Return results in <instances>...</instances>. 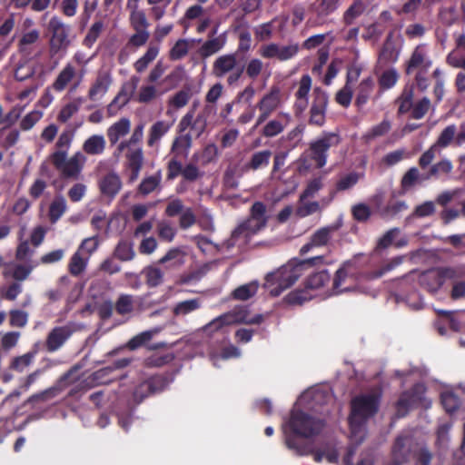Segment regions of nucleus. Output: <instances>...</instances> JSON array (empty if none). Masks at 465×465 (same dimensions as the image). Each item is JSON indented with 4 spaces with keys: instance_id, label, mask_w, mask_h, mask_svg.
<instances>
[{
    "instance_id": "1",
    "label": "nucleus",
    "mask_w": 465,
    "mask_h": 465,
    "mask_svg": "<svg viewBox=\"0 0 465 465\" xmlns=\"http://www.w3.org/2000/svg\"><path fill=\"white\" fill-rule=\"evenodd\" d=\"M378 410V396L361 395L351 401V413L349 418L351 440L360 444L365 436L364 424Z\"/></svg>"
},
{
    "instance_id": "2",
    "label": "nucleus",
    "mask_w": 465,
    "mask_h": 465,
    "mask_svg": "<svg viewBox=\"0 0 465 465\" xmlns=\"http://www.w3.org/2000/svg\"><path fill=\"white\" fill-rule=\"evenodd\" d=\"M268 220L266 205L262 202H255L251 208L249 218L232 232L231 244H246L252 235L266 227Z\"/></svg>"
},
{
    "instance_id": "3",
    "label": "nucleus",
    "mask_w": 465,
    "mask_h": 465,
    "mask_svg": "<svg viewBox=\"0 0 465 465\" xmlns=\"http://www.w3.org/2000/svg\"><path fill=\"white\" fill-rule=\"evenodd\" d=\"M263 321L262 314L252 315L249 310L243 306L234 307L203 327V331L209 336L223 331L225 327L234 324H260Z\"/></svg>"
},
{
    "instance_id": "4",
    "label": "nucleus",
    "mask_w": 465,
    "mask_h": 465,
    "mask_svg": "<svg viewBox=\"0 0 465 465\" xmlns=\"http://www.w3.org/2000/svg\"><path fill=\"white\" fill-rule=\"evenodd\" d=\"M303 263H288L267 274L264 288L272 296H279L294 284L302 274Z\"/></svg>"
},
{
    "instance_id": "5",
    "label": "nucleus",
    "mask_w": 465,
    "mask_h": 465,
    "mask_svg": "<svg viewBox=\"0 0 465 465\" xmlns=\"http://www.w3.org/2000/svg\"><path fill=\"white\" fill-rule=\"evenodd\" d=\"M67 155H64V153H52L50 158L55 169L63 176L77 179L86 163L87 157L82 152H75L70 158Z\"/></svg>"
},
{
    "instance_id": "6",
    "label": "nucleus",
    "mask_w": 465,
    "mask_h": 465,
    "mask_svg": "<svg viewBox=\"0 0 465 465\" xmlns=\"http://www.w3.org/2000/svg\"><path fill=\"white\" fill-rule=\"evenodd\" d=\"M86 73L87 70H77L74 64L66 63L52 83L51 88L57 93H62L66 88L74 92L83 83Z\"/></svg>"
},
{
    "instance_id": "7",
    "label": "nucleus",
    "mask_w": 465,
    "mask_h": 465,
    "mask_svg": "<svg viewBox=\"0 0 465 465\" xmlns=\"http://www.w3.org/2000/svg\"><path fill=\"white\" fill-rule=\"evenodd\" d=\"M464 275L460 268L432 269L422 272L419 277L420 284L429 292H437L446 280H455Z\"/></svg>"
},
{
    "instance_id": "8",
    "label": "nucleus",
    "mask_w": 465,
    "mask_h": 465,
    "mask_svg": "<svg viewBox=\"0 0 465 465\" xmlns=\"http://www.w3.org/2000/svg\"><path fill=\"white\" fill-rule=\"evenodd\" d=\"M212 72L218 78L227 75V84L232 85L241 78L243 68L239 65L236 54H226L214 60Z\"/></svg>"
},
{
    "instance_id": "9",
    "label": "nucleus",
    "mask_w": 465,
    "mask_h": 465,
    "mask_svg": "<svg viewBox=\"0 0 465 465\" xmlns=\"http://www.w3.org/2000/svg\"><path fill=\"white\" fill-rule=\"evenodd\" d=\"M288 427L294 435L310 438L317 435L322 430L323 424L320 420H315L302 411H293Z\"/></svg>"
},
{
    "instance_id": "10",
    "label": "nucleus",
    "mask_w": 465,
    "mask_h": 465,
    "mask_svg": "<svg viewBox=\"0 0 465 465\" xmlns=\"http://www.w3.org/2000/svg\"><path fill=\"white\" fill-rule=\"evenodd\" d=\"M48 30L51 34L50 53L52 54H57L60 52L65 53L71 45L69 25L58 16H53L49 20Z\"/></svg>"
},
{
    "instance_id": "11",
    "label": "nucleus",
    "mask_w": 465,
    "mask_h": 465,
    "mask_svg": "<svg viewBox=\"0 0 465 465\" xmlns=\"http://www.w3.org/2000/svg\"><path fill=\"white\" fill-rule=\"evenodd\" d=\"M282 104V93L279 86L272 85L256 104L259 115L255 126L265 122Z\"/></svg>"
},
{
    "instance_id": "12",
    "label": "nucleus",
    "mask_w": 465,
    "mask_h": 465,
    "mask_svg": "<svg viewBox=\"0 0 465 465\" xmlns=\"http://www.w3.org/2000/svg\"><path fill=\"white\" fill-rule=\"evenodd\" d=\"M286 445L289 449L295 450L298 455L313 454L316 462L326 460L329 463H335L338 460V451L334 444L328 443L322 449L313 451L310 446H300L296 443L292 435H286Z\"/></svg>"
},
{
    "instance_id": "13",
    "label": "nucleus",
    "mask_w": 465,
    "mask_h": 465,
    "mask_svg": "<svg viewBox=\"0 0 465 465\" xmlns=\"http://www.w3.org/2000/svg\"><path fill=\"white\" fill-rule=\"evenodd\" d=\"M212 113H214V108L213 106H205L203 110L194 117V111L190 110L183 116L179 123L180 131L183 132L190 128V134L192 136L199 137L204 133L207 126L208 117Z\"/></svg>"
},
{
    "instance_id": "14",
    "label": "nucleus",
    "mask_w": 465,
    "mask_h": 465,
    "mask_svg": "<svg viewBox=\"0 0 465 465\" xmlns=\"http://www.w3.org/2000/svg\"><path fill=\"white\" fill-rule=\"evenodd\" d=\"M299 51L300 45L297 43L288 45L269 43L261 45L258 54L264 59H276L284 62L294 58Z\"/></svg>"
},
{
    "instance_id": "15",
    "label": "nucleus",
    "mask_w": 465,
    "mask_h": 465,
    "mask_svg": "<svg viewBox=\"0 0 465 465\" xmlns=\"http://www.w3.org/2000/svg\"><path fill=\"white\" fill-rule=\"evenodd\" d=\"M340 137L334 133L324 134L322 136L310 143L311 158L316 163L318 168L323 167L327 163V151L338 145Z\"/></svg>"
},
{
    "instance_id": "16",
    "label": "nucleus",
    "mask_w": 465,
    "mask_h": 465,
    "mask_svg": "<svg viewBox=\"0 0 465 465\" xmlns=\"http://www.w3.org/2000/svg\"><path fill=\"white\" fill-rule=\"evenodd\" d=\"M77 330L76 324L68 322L63 326L53 328L47 334L45 347L49 352L61 349L71 335Z\"/></svg>"
},
{
    "instance_id": "17",
    "label": "nucleus",
    "mask_w": 465,
    "mask_h": 465,
    "mask_svg": "<svg viewBox=\"0 0 465 465\" xmlns=\"http://www.w3.org/2000/svg\"><path fill=\"white\" fill-rule=\"evenodd\" d=\"M328 104L327 94L319 88L313 91V100L310 109L309 123L322 126L325 123L326 109Z\"/></svg>"
},
{
    "instance_id": "18",
    "label": "nucleus",
    "mask_w": 465,
    "mask_h": 465,
    "mask_svg": "<svg viewBox=\"0 0 465 465\" xmlns=\"http://www.w3.org/2000/svg\"><path fill=\"white\" fill-rule=\"evenodd\" d=\"M432 65V61L429 55V50L427 45L424 44L419 45L413 50L410 59L407 62V74H411L415 70H425L429 69Z\"/></svg>"
},
{
    "instance_id": "19",
    "label": "nucleus",
    "mask_w": 465,
    "mask_h": 465,
    "mask_svg": "<svg viewBox=\"0 0 465 465\" xmlns=\"http://www.w3.org/2000/svg\"><path fill=\"white\" fill-rule=\"evenodd\" d=\"M112 82L113 79L109 71H99L88 90L87 96L89 100L94 102L101 100L108 92Z\"/></svg>"
},
{
    "instance_id": "20",
    "label": "nucleus",
    "mask_w": 465,
    "mask_h": 465,
    "mask_svg": "<svg viewBox=\"0 0 465 465\" xmlns=\"http://www.w3.org/2000/svg\"><path fill=\"white\" fill-rule=\"evenodd\" d=\"M312 78L309 74L301 77L298 89L295 92L294 111L296 114H302L308 107V95L312 88Z\"/></svg>"
},
{
    "instance_id": "21",
    "label": "nucleus",
    "mask_w": 465,
    "mask_h": 465,
    "mask_svg": "<svg viewBox=\"0 0 465 465\" xmlns=\"http://www.w3.org/2000/svg\"><path fill=\"white\" fill-rule=\"evenodd\" d=\"M39 39L40 31L38 29H32L22 34L17 44V51L23 58L32 56Z\"/></svg>"
},
{
    "instance_id": "22",
    "label": "nucleus",
    "mask_w": 465,
    "mask_h": 465,
    "mask_svg": "<svg viewBox=\"0 0 465 465\" xmlns=\"http://www.w3.org/2000/svg\"><path fill=\"white\" fill-rule=\"evenodd\" d=\"M140 0H127L126 8L130 11L129 22L134 30H148L149 22L143 10L139 8Z\"/></svg>"
},
{
    "instance_id": "23",
    "label": "nucleus",
    "mask_w": 465,
    "mask_h": 465,
    "mask_svg": "<svg viewBox=\"0 0 465 465\" xmlns=\"http://www.w3.org/2000/svg\"><path fill=\"white\" fill-rule=\"evenodd\" d=\"M336 230L335 226L322 227L317 230L311 237L310 241L302 246L300 252L305 254L315 247L324 246L331 239L332 232Z\"/></svg>"
},
{
    "instance_id": "24",
    "label": "nucleus",
    "mask_w": 465,
    "mask_h": 465,
    "mask_svg": "<svg viewBox=\"0 0 465 465\" xmlns=\"http://www.w3.org/2000/svg\"><path fill=\"white\" fill-rule=\"evenodd\" d=\"M173 123L165 120H159L153 123L148 130L147 145L158 149L161 139L170 131Z\"/></svg>"
},
{
    "instance_id": "25",
    "label": "nucleus",
    "mask_w": 465,
    "mask_h": 465,
    "mask_svg": "<svg viewBox=\"0 0 465 465\" xmlns=\"http://www.w3.org/2000/svg\"><path fill=\"white\" fill-rule=\"evenodd\" d=\"M291 114L289 113L281 112L277 116L270 120L262 128V135L265 137H274L280 134L290 124Z\"/></svg>"
},
{
    "instance_id": "26",
    "label": "nucleus",
    "mask_w": 465,
    "mask_h": 465,
    "mask_svg": "<svg viewBox=\"0 0 465 465\" xmlns=\"http://www.w3.org/2000/svg\"><path fill=\"white\" fill-rule=\"evenodd\" d=\"M125 157L132 170V180L137 179L143 163V149L140 145H129L125 148Z\"/></svg>"
},
{
    "instance_id": "27",
    "label": "nucleus",
    "mask_w": 465,
    "mask_h": 465,
    "mask_svg": "<svg viewBox=\"0 0 465 465\" xmlns=\"http://www.w3.org/2000/svg\"><path fill=\"white\" fill-rule=\"evenodd\" d=\"M131 130V121L129 118L123 117L111 124L106 131L107 138L112 145L116 144L120 139L129 134Z\"/></svg>"
},
{
    "instance_id": "28",
    "label": "nucleus",
    "mask_w": 465,
    "mask_h": 465,
    "mask_svg": "<svg viewBox=\"0 0 465 465\" xmlns=\"http://www.w3.org/2000/svg\"><path fill=\"white\" fill-rule=\"evenodd\" d=\"M101 193L109 198L114 197L122 188V182L118 174L109 173L99 181Z\"/></svg>"
},
{
    "instance_id": "29",
    "label": "nucleus",
    "mask_w": 465,
    "mask_h": 465,
    "mask_svg": "<svg viewBox=\"0 0 465 465\" xmlns=\"http://www.w3.org/2000/svg\"><path fill=\"white\" fill-rule=\"evenodd\" d=\"M425 388L422 384H417L414 388V392L411 395L407 393L403 394L397 402V414L398 416H404L408 409L418 401H422V394Z\"/></svg>"
},
{
    "instance_id": "30",
    "label": "nucleus",
    "mask_w": 465,
    "mask_h": 465,
    "mask_svg": "<svg viewBox=\"0 0 465 465\" xmlns=\"http://www.w3.org/2000/svg\"><path fill=\"white\" fill-rule=\"evenodd\" d=\"M105 146L106 141L104 135L93 134L84 142L82 153L88 155H100L104 153Z\"/></svg>"
},
{
    "instance_id": "31",
    "label": "nucleus",
    "mask_w": 465,
    "mask_h": 465,
    "mask_svg": "<svg viewBox=\"0 0 465 465\" xmlns=\"http://www.w3.org/2000/svg\"><path fill=\"white\" fill-rule=\"evenodd\" d=\"M158 262L165 264L166 269L179 268L185 262V252L180 248H173Z\"/></svg>"
},
{
    "instance_id": "32",
    "label": "nucleus",
    "mask_w": 465,
    "mask_h": 465,
    "mask_svg": "<svg viewBox=\"0 0 465 465\" xmlns=\"http://www.w3.org/2000/svg\"><path fill=\"white\" fill-rule=\"evenodd\" d=\"M163 389L162 379L159 377L153 378L151 381L142 382L134 391V396L135 400L141 401L145 397Z\"/></svg>"
},
{
    "instance_id": "33",
    "label": "nucleus",
    "mask_w": 465,
    "mask_h": 465,
    "mask_svg": "<svg viewBox=\"0 0 465 465\" xmlns=\"http://www.w3.org/2000/svg\"><path fill=\"white\" fill-rule=\"evenodd\" d=\"M226 44L225 34L207 40L200 48L199 53L202 57H209L223 48Z\"/></svg>"
},
{
    "instance_id": "34",
    "label": "nucleus",
    "mask_w": 465,
    "mask_h": 465,
    "mask_svg": "<svg viewBox=\"0 0 465 465\" xmlns=\"http://www.w3.org/2000/svg\"><path fill=\"white\" fill-rule=\"evenodd\" d=\"M159 46L151 44L143 56L137 59L134 64V68L137 73H143L148 65L156 59L159 54Z\"/></svg>"
},
{
    "instance_id": "35",
    "label": "nucleus",
    "mask_w": 465,
    "mask_h": 465,
    "mask_svg": "<svg viewBox=\"0 0 465 465\" xmlns=\"http://www.w3.org/2000/svg\"><path fill=\"white\" fill-rule=\"evenodd\" d=\"M36 64L31 58H23L15 69V78L17 81H25L35 74Z\"/></svg>"
},
{
    "instance_id": "36",
    "label": "nucleus",
    "mask_w": 465,
    "mask_h": 465,
    "mask_svg": "<svg viewBox=\"0 0 465 465\" xmlns=\"http://www.w3.org/2000/svg\"><path fill=\"white\" fill-rule=\"evenodd\" d=\"M454 141H457V128L454 124H450L441 131L433 145L441 152L442 149L450 146Z\"/></svg>"
},
{
    "instance_id": "37",
    "label": "nucleus",
    "mask_w": 465,
    "mask_h": 465,
    "mask_svg": "<svg viewBox=\"0 0 465 465\" xmlns=\"http://www.w3.org/2000/svg\"><path fill=\"white\" fill-rule=\"evenodd\" d=\"M437 312L442 317V323H448L453 331H460L464 329L465 312H460L457 315L453 312L442 310H439Z\"/></svg>"
},
{
    "instance_id": "38",
    "label": "nucleus",
    "mask_w": 465,
    "mask_h": 465,
    "mask_svg": "<svg viewBox=\"0 0 465 465\" xmlns=\"http://www.w3.org/2000/svg\"><path fill=\"white\" fill-rule=\"evenodd\" d=\"M36 351H34L14 357L10 361L9 368L17 372H24L33 363Z\"/></svg>"
},
{
    "instance_id": "39",
    "label": "nucleus",
    "mask_w": 465,
    "mask_h": 465,
    "mask_svg": "<svg viewBox=\"0 0 465 465\" xmlns=\"http://www.w3.org/2000/svg\"><path fill=\"white\" fill-rule=\"evenodd\" d=\"M192 146V135L186 134L178 136L173 143L172 152L178 157H187Z\"/></svg>"
},
{
    "instance_id": "40",
    "label": "nucleus",
    "mask_w": 465,
    "mask_h": 465,
    "mask_svg": "<svg viewBox=\"0 0 465 465\" xmlns=\"http://www.w3.org/2000/svg\"><path fill=\"white\" fill-rule=\"evenodd\" d=\"M201 300L198 298L183 301L175 304L173 312L175 316H185L201 308Z\"/></svg>"
},
{
    "instance_id": "41",
    "label": "nucleus",
    "mask_w": 465,
    "mask_h": 465,
    "mask_svg": "<svg viewBox=\"0 0 465 465\" xmlns=\"http://www.w3.org/2000/svg\"><path fill=\"white\" fill-rule=\"evenodd\" d=\"M88 262V257L76 251L70 259L68 264L69 272L74 276L81 274L85 270Z\"/></svg>"
},
{
    "instance_id": "42",
    "label": "nucleus",
    "mask_w": 465,
    "mask_h": 465,
    "mask_svg": "<svg viewBox=\"0 0 465 465\" xmlns=\"http://www.w3.org/2000/svg\"><path fill=\"white\" fill-rule=\"evenodd\" d=\"M82 104L83 99L80 97H77L67 103L62 107L57 119L62 123H66L79 111Z\"/></svg>"
},
{
    "instance_id": "43",
    "label": "nucleus",
    "mask_w": 465,
    "mask_h": 465,
    "mask_svg": "<svg viewBox=\"0 0 465 465\" xmlns=\"http://www.w3.org/2000/svg\"><path fill=\"white\" fill-rule=\"evenodd\" d=\"M366 5L362 0H354L343 14V21L346 25H351L356 18L365 11Z\"/></svg>"
},
{
    "instance_id": "44",
    "label": "nucleus",
    "mask_w": 465,
    "mask_h": 465,
    "mask_svg": "<svg viewBox=\"0 0 465 465\" xmlns=\"http://www.w3.org/2000/svg\"><path fill=\"white\" fill-rule=\"evenodd\" d=\"M364 177L362 172H351L344 175H341L336 183V189L338 191H346L353 187L361 179Z\"/></svg>"
},
{
    "instance_id": "45",
    "label": "nucleus",
    "mask_w": 465,
    "mask_h": 465,
    "mask_svg": "<svg viewBox=\"0 0 465 465\" xmlns=\"http://www.w3.org/2000/svg\"><path fill=\"white\" fill-rule=\"evenodd\" d=\"M134 256L135 252L133 244L126 241L119 242L114 252V257L122 262L132 261Z\"/></svg>"
},
{
    "instance_id": "46",
    "label": "nucleus",
    "mask_w": 465,
    "mask_h": 465,
    "mask_svg": "<svg viewBox=\"0 0 465 465\" xmlns=\"http://www.w3.org/2000/svg\"><path fill=\"white\" fill-rule=\"evenodd\" d=\"M74 134L71 130L63 131L55 143V151L53 153H64L68 154V151L71 147L74 140Z\"/></svg>"
},
{
    "instance_id": "47",
    "label": "nucleus",
    "mask_w": 465,
    "mask_h": 465,
    "mask_svg": "<svg viewBox=\"0 0 465 465\" xmlns=\"http://www.w3.org/2000/svg\"><path fill=\"white\" fill-rule=\"evenodd\" d=\"M341 0H316L312 5L313 11L319 16H325L334 12Z\"/></svg>"
},
{
    "instance_id": "48",
    "label": "nucleus",
    "mask_w": 465,
    "mask_h": 465,
    "mask_svg": "<svg viewBox=\"0 0 465 465\" xmlns=\"http://www.w3.org/2000/svg\"><path fill=\"white\" fill-rule=\"evenodd\" d=\"M330 275L327 271H322L315 272L309 276L306 281L305 287L311 292L314 290H320L322 287L325 285V283L330 282Z\"/></svg>"
},
{
    "instance_id": "49",
    "label": "nucleus",
    "mask_w": 465,
    "mask_h": 465,
    "mask_svg": "<svg viewBox=\"0 0 465 465\" xmlns=\"http://www.w3.org/2000/svg\"><path fill=\"white\" fill-rule=\"evenodd\" d=\"M159 95L157 87L154 84H143L138 90L135 100L138 103L148 104L154 100Z\"/></svg>"
},
{
    "instance_id": "50",
    "label": "nucleus",
    "mask_w": 465,
    "mask_h": 465,
    "mask_svg": "<svg viewBox=\"0 0 465 465\" xmlns=\"http://www.w3.org/2000/svg\"><path fill=\"white\" fill-rule=\"evenodd\" d=\"M161 331H162V328L157 327V328H153L149 331H143V332L137 334L136 336H134V338H132L128 341L127 347L131 350H135L138 347H140V346L143 345L144 343H146L147 341H149L154 335L159 333Z\"/></svg>"
},
{
    "instance_id": "51",
    "label": "nucleus",
    "mask_w": 465,
    "mask_h": 465,
    "mask_svg": "<svg viewBox=\"0 0 465 465\" xmlns=\"http://www.w3.org/2000/svg\"><path fill=\"white\" fill-rule=\"evenodd\" d=\"M373 84L374 83L371 78H366L361 82L355 101L357 105L361 106L368 102L372 92Z\"/></svg>"
},
{
    "instance_id": "52",
    "label": "nucleus",
    "mask_w": 465,
    "mask_h": 465,
    "mask_svg": "<svg viewBox=\"0 0 465 465\" xmlns=\"http://www.w3.org/2000/svg\"><path fill=\"white\" fill-rule=\"evenodd\" d=\"M258 288L259 283L255 281L243 284L234 290L233 298L240 301L248 300L256 294Z\"/></svg>"
},
{
    "instance_id": "53",
    "label": "nucleus",
    "mask_w": 465,
    "mask_h": 465,
    "mask_svg": "<svg viewBox=\"0 0 465 465\" xmlns=\"http://www.w3.org/2000/svg\"><path fill=\"white\" fill-rule=\"evenodd\" d=\"M413 86H406L398 99L399 112L401 114L408 113L413 108Z\"/></svg>"
},
{
    "instance_id": "54",
    "label": "nucleus",
    "mask_w": 465,
    "mask_h": 465,
    "mask_svg": "<svg viewBox=\"0 0 465 465\" xmlns=\"http://www.w3.org/2000/svg\"><path fill=\"white\" fill-rule=\"evenodd\" d=\"M313 297V294L307 289L305 290H295L288 293L284 301L290 305H302L303 302L310 301Z\"/></svg>"
},
{
    "instance_id": "55",
    "label": "nucleus",
    "mask_w": 465,
    "mask_h": 465,
    "mask_svg": "<svg viewBox=\"0 0 465 465\" xmlns=\"http://www.w3.org/2000/svg\"><path fill=\"white\" fill-rule=\"evenodd\" d=\"M143 136V124H140L134 129L132 135L128 140L122 141L117 145L119 153L124 152L125 148L129 145H139Z\"/></svg>"
},
{
    "instance_id": "56",
    "label": "nucleus",
    "mask_w": 465,
    "mask_h": 465,
    "mask_svg": "<svg viewBox=\"0 0 465 465\" xmlns=\"http://www.w3.org/2000/svg\"><path fill=\"white\" fill-rule=\"evenodd\" d=\"M272 152L269 150L257 152L252 154L248 166L252 170H258L260 168L265 167L269 164Z\"/></svg>"
},
{
    "instance_id": "57",
    "label": "nucleus",
    "mask_w": 465,
    "mask_h": 465,
    "mask_svg": "<svg viewBox=\"0 0 465 465\" xmlns=\"http://www.w3.org/2000/svg\"><path fill=\"white\" fill-rule=\"evenodd\" d=\"M173 0H147L151 6V15L155 20H160L166 13V9Z\"/></svg>"
},
{
    "instance_id": "58",
    "label": "nucleus",
    "mask_w": 465,
    "mask_h": 465,
    "mask_svg": "<svg viewBox=\"0 0 465 465\" xmlns=\"http://www.w3.org/2000/svg\"><path fill=\"white\" fill-rule=\"evenodd\" d=\"M100 244V241L97 235L85 238L80 243L77 251L81 252L84 256L90 258V256L96 252Z\"/></svg>"
},
{
    "instance_id": "59",
    "label": "nucleus",
    "mask_w": 465,
    "mask_h": 465,
    "mask_svg": "<svg viewBox=\"0 0 465 465\" xmlns=\"http://www.w3.org/2000/svg\"><path fill=\"white\" fill-rule=\"evenodd\" d=\"M263 67V62L261 59L252 58L245 66L246 75L252 80H256L262 74Z\"/></svg>"
},
{
    "instance_id": "60",
    "label": "nucleus",
    "mask_w": 465,
    "mask_h": 465,
    "mask_svg": "<svg viewBox=\"0 0 465 465\" xmlns=\"http://www.w3.org/2000/svg\"><path fill=\"white\" fill-rule=\"evenodd\" d=\"M190 43L186 39L178 40L170 50V58L172 60H180L184 57L189 51Z\"/></svg>"
},
{
    "instance_id": "61",
    "label": "nucleus",
    "mask_w": 465,
    "mask_h": 465,
    "mask_svg": "<svg viewBox=\"0 0 465 465\" xmlns=\"http://www.w3.org/2000/svg\"><path fill=\"white\" fill-rule=\"evenodd\" d=\"M321 210L320 203L318 202H306L303 200L300 201V204L296 209V215L303 218L313 214Z\"/></svg>"
},
{
    "instance_id": "62",
    "label": "nucleus",
    "mask_w": 465,
    "mask_h": 465,
    "mask_svg": "<svg viewBox=\"0 0 465 465\" xmlns=\"http://www.w3.org/2000/svg\"><path fill=\"white\" fill-rule=\"evenodd\" d=\"M103 29L104 23L102 21L94 23L84 39V45L89 48L92 47L95 41L98 39Z\"/></svg>"
},
{
    "instance_id": "63",
    "label": "nucleus",
    "mask_w": 465,
    "mask_h": 465,
    "mask_svg": "<svg viewBox=\"0 0 465 465\" xmlns=\"http://www.w3.org/2000/svg\"><path fill=\"white\" fill-rule=\"evenodd\" d=\"M144 273L146 277V282L149 286L155 287L162 283L163 273L161 269L154 266H150L144 270Z\"/></svg>"
},
{
    "instance_id": "64",
    "label": "nucleus",
    "mask_w": 465,
    "mask_h": 465,
    "mask_svg": "<svg viewBox=\"0 0 465 465\" xmlns=\"http://www.w3.org/2000/svg\"><path fill=\"white\" fill-rule=\"evenodd\" d=\"M66 202L63 197L54 199L50 206V218L53 222H56L65 212Z\"/></svg>"
}]
</instances>
